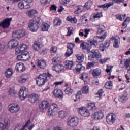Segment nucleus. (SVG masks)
<instances>
[{
	"mask_svg": "<svg viewBox=\"0 0 130 130\" xmlns=\"http://www.w3.org/2000/svg\"><path fill=\"white\" fill-rule=\"evenodd\" d=\"M115 120V116L113 115L112 114H108L106 117V121L108 124H113Z\"/></svg>",
	"mask_w": 130,
	"mask_h": 130,
	"instance_id": "15",
	"label": "nucleus"
},
{
	"mask_svg": "<svg viewBox=\"0 0 130 130\" xmlns=\"http://www.w3.org/2000/svg\"><path fill=\"white\" fill-rule=\"evenodd\" d=\"M128 99L127 94L123 95L122 96L120 97V101L121 102H125Z\"/></svg>",
	"mask_w": 130,
	"mask_h": 130,
	"instance_id": "39",
	"label": "nucleus"
},
{
	"mask_svg": "<svg viewBox=\"0 0 130 130\" xmlns=\"http://www.w3.org/2000/svg\"><path fill=\"white\" fill-rule=\"evenodd\" d=\"M33 49L36 51H38L40 49H41V44L40 42H36L32 45Z\"/></svg>",
	"mask_w": 130,
	"mask_h": 130,
	"instance_id": "25",
	"label": "nucleus"
},
{
	"mask_svg": "<svg viewBox=\"0 0 130 130\" xmlns=\"http://www.w3.org/2000/svg\"><path fill=\"white\" fill-rule=\"evenodd\" d=\"M62 84H63V81L54 83V85H55V86H60V85H62Z\"/></svg>",
	"mask_w": 130,
	"mask_h": 130,
	"instance_id": "58",
	"label": "nucleus"
},
{
	"mask_svg": "<svg viewBox=\"0 0 130 130\" xmlns=\"http://www.w3.org/2000/svg\"><path fill=\"white\" fill-rule=\"evenodd\" d=\"M105 31V27L104 25H99L98 27L99 33H103Z\"/></svg>",
	"mask_w": 130,
	"mask_h": 130,
	"instance_id": "45",
	"label": "nucleus"
},
{
	"mask_svg": "<svg viewBox=\"0 0 130 130\" xmlns=\"http://www.w3.org/2000/svg\"><path fill=\"white\" fill-rule=\"evenodd\" d=\"M108 59L107 58H104V59H100L99 61L100 63L103 64L105 63L106 62V60H107Z\"/></svg>",
	"mask_w": 130,
	"mask_h": 130,
	"instance_id": "61",
	"label": "nucleus"
},
{
	"mask_svg": "<svg viewBox=\"0 0 130 130\" xmlns=\"http://www.w3.org/2000/svg\"><path fill=\"white\" fill-rule=\"evenodd\" d=\"M105 87L106 89H108V90L112 89V82L111 81L107 82L106 83Z\"/></svg>",
	"mask_w": 130,
	"mask_h": 130,
	"instance_id": "34",
	"label": "nucleus"
},
{
	"mask_svg": "<svg viewBox=\"0 0 130 130\" xmlns=\"http://www.w3.org/2000/svg\"><path fill=\"white\" fill-rule=\"evenodd\" d=\"M79 113L82 116H84V117H88V116H90V112L88 110L84 109V107H81L79 108Z\"/></svg>",
	"mask_w": 130,
	"mask_h": 130,
	"instance_id": "13",
	"label": "nucleus"
},
{
	"mask_svg": "<svg viewBox=\"0 0 130 130\" xmlns=\"http://www.w3.org/2000/svg\"><path fill=\"white\" fill-rule=\"evenodd\" d=\"M101 17H102V13H98L96 14H95L93 18L94 19H96V18H100Z\"/></svg>",
	"mask_w": 130,
	"mask_h": 130,
	"instance_id": "55",
	"label": "nucleus"
},
{
	"mask_svg": "<svg viewBox=\"0 0 130 130\" xmlns=\"http://www.w3.org/2000/svg\"><path fill=\"white\" fill-rule=\"evenodd\" d=\"M8 93L10 96H15L16 94V91L14 89L10 88V90L8 91Z\"/></svg>",
	"mask_w": 130,
	"mask_h": 130,
	"instance_id": "50",
	"label": "nucleus"
},
{
	"mask_svg": "<svg viewBox=\"0 0 130 130\" xmlns=\"http://www.w3.org/2000/svg\"><path fill=\"white\" fill-rule=\"evenodd\" d=\"M18 81L20 84H23V83H25L27 81V79L24 78L23 76H21L18 79Z\"/></svg>",
	"mask_w": 130,
	"mask_h": 130,
	"instance_id": "48",
	"label": "nucleus"
},
{
	"mask_svg": "<svg viewBox=\"0 0 130 130\" xmlns=\"http://www.w3.org/2000/svg\"><path fill=\"white\" fill-rule=\"evenodd\" d=\"M53 70H55V71L57 72L58 73H60V72H61V66L56 65L54 67Z\"/></svg>",
	"mask_w": 130,
	"mask_h": 130,
	"instance_id": "46",
	"label": "nucleus"
},
{
	"mask_svg": "<svg viewBox=\"0 0 130 130\" xmlns=\"http://www.w3.org/2000/svg\"><path fill=\"white\" fill-rule=\"evenodd\" d=\"M54 24L55 26H60L61 25V20L58 18H56L54 19Z\"/></svg>",
	"mask_w": 130,
	"mask_h": 130,
	"instance_id": "33",
	"label": "nucleus"
},
{
	"mask_svg": "<svg viewBox=\"0 0 130 130\" xmlns=\"http://www.w3.org/2000/svg\"><path fill=\"white\" fill-rule=\"evenodd\" d=\"M76 58H77V62H83V61H84V55H80L79 54H77L76 55Z\"/></svg>",
	"mask_w": 130,
	"mask_h": 130,
	"instance_id": "31",
	"label": "nucleus"
},
{
	"mask_svg": "<svg viewBox=\"0 0 130 130\" xmlns=\"http://www.w3.org/2000/svg\"><path fill=\"white\" fill-rule=\"evenodd\" d=\"M80 79L83 80L84 82H87V80H88V74L86 73H83L82 74V76L80 77Z\"/></svg>",
	"mask_w": 130,
	"mask_h": 130,
	"instance_id": "37",
	"label": "nucleus"
},
{
	"mask_svg": "<svg viewBox=\"0 0 130 130\" xmlns=\"http://www.w3.org/2000/svg\"><path fill=\"white\" fill-rule=\"evenodd\" d=\"M94 64L93 62H88L86 65V69L87 70H89V69H91V68H93L94 67Z\"/></svg>",
	"mask_w": 130,
	"mask_h": 130,
	"instance_id": "52",
	"label": "nucleus"
},
{
	"mask_svg": "<svg viewBox=\"0 0 130 130\" xmlns=\"http://www.w3.org/2000/svg\"><path fill=\"white\" fill-rule=\"evenodd\" d=\"M56 8H57L56 6H55L54 5H52L50 7V10L51 11H56Z\"/></svg>",
	"mask_w": 130,
	"mask_h": 130,
	"instance_id": "60",
	"label": "nucleus"
},
{
	"mask_svg": "<svg viewBox=\"0 0 130 130\" xmlns=\"http://www.w3.org/2000/svg\"><path fill=\"white\" fill-rule=\"evenodd\" d=\"M111 69H112V66H110V69L107 68L106 69V73L109 74V75H110L111 74V73H110V71H111Z\"/></svg>",
	"mask_w": 130,
	"mask_h": 130,
	"instance_id": "63",
	"label": "nucleus"
},
{
	"mask_svg": "<svg viewBox=\"0 0 130 130\" xmlns=\"http://www.w3.org/2000/svg\"><path fill=\"white\" fill-rule=\"evenodd\" d=\"M49 25L47 24H43L42 25V31H47Z\"/></svg>",
	"mask_w": 130,
	"mask_h": 130,
	"instance_id": "47",
	"label": "nucleus"
},
{
	"mask_svg": "<svg viewBox=\"0 0 130 130\" xmlns=\"http://www.w3.org/2000/svg\"><path fill=\"white\" fill-rule=\"evenodd\" d=\"M70 22L72 23H74V24H76V23L77 22V18H76V17L71 18V21Z\"/></svg>",
	"mask_w": 130,
	"mask_h": 130,
	"instance_id": "62",
	"label": "nucleus"
},
{
	"mask_svg": "<svg viewBox=\"0 0 130 130\" xmlns=\"http://www.w3.org/2000/svg\"><path fill=\"white\" fill-rule=\"evenodd\" d=\"M113 4H105L104 5H99L98 6V8H103V9H105V8H107V9H108V8H109V7H110L111 6H112Z\"/></svg>",
	"mask_w": 130,
	"mask_h": 130,
	"instance_id": "41",
	"label": "nucleus"
},
{
	"mask_svg": "<svg viewBox=\"0 0 130 130\" xmlns=\"http://www.w3.org/2000/svg\"><path fill=\"white\" fill-rule=\"evenodd\" d=\"M106 45H107V42H106V44H101L99 46L100 50L101 51H104V49H106Z\"/></svg>",
	"mask_w": 130,
	"mask_h": 130,
	"instance_id": "43",
	"label": "nucleus"
},
{
	"mask_svg": "<svg viewBox=\"0 0 130 130\" xmlns=\"http://www.w3.org/2000/svg\"><path fill=\"white\" fill-rule=\"evenodd\" d=\"M88 108L89 110H94L96 109L95 104L93 103H89L88 105Z\"/></svg>",
	"mask_w": 130,
	"mask_h": 130,
	"instance_id": "36",
	"label": "nucleus"
},
{
	"mask_svg": "<svg viewBox=\"0 0 130 130\" xmlns=\"http://www.w3.org/2000/svg\"><path fill=\"white\" fill-rule=\"evenodd\" d=\"M83 11V6H77V9L74 12L75 14H80V13H82Z\"/></svg>",
	"mask_w": 130,
	"mask_h": 130,
	"instance_id": "38",
	"label": "nucleus"
},
{
	"mask_svg": "<svg viewBox=\"0 0 130 130\" xmlns=\"http://www.w3.org/2000/svg\"><path fill=\"white\" fill-rule=\"evenodd\" d=\"M48 106H49V103H48V102L46 101H43L39 105V109L41 111H43L47 109V108H48Z\"/></svg>",
	"mask_w": 130,
	"mask_h": 130,
	"instance_id": "16",
	"label": "nucleus"
},
{
	"mask_svg": "<svg viewBox=\"0 0 130 130\" xmlns=\"http://www.w3.org/2000/svg\"><path fill=\"white\" fill-rule=\"evenodd\" d=\"M74 66V62L72 61H67L66 62L65 67L67 70H71Z\"/></svg>",
	"mask_w": 130,
	"mask_h": 130,
	"instance_id": "27",
	"label": "nucleus"
},
{
	"mask_svg": "<svg viewBox=\"0 0 130 130\" xmlns=\"http://www.w3.org/2000/svg\"><path fill=\"white\" fill-rule=\"evenodd\" d=\"M79 119L78 118H71L68 121V125L71 127H75L78 125Z\"/></svg>",
	"mask_w": 130,
	"mask_h": 130,
	"instance_id": "12",
	"label": "nucleus"
},
{
	"mask_svg": "<svg viewBox=\"0 0 130 130\" xmlns=\"http://www.w3.org/2000/svg\"><path fill=\"white\" fill-rule=\"evenodd\" d=\"M36 84L39 87H42L47 82V74L43 73L36 78Z\"/></svg>",
	"mask_w": 130,
	"mask_h": 130,
	"instance_id": "2",
	"label": "nucleus"
},
{
	"mask_svg": "<svg viewBox=\"0 0 130 130\" xmlns=\"http://www.w3.org/2000/svg\"><path fill=\"white\" fill-rule=\"evenodd\" d=\"M124 66L125 69H128V68L130 67V58L127 59L126 61H125Z\"/></svg>",
	"mask_w": 130,
	"mask_h": 130,
	"instance_id": "49",
	"label": "nucleus"
},
{
	"mask_svg": "<svg viewBox=\"0 0 130 130\" xmlns=\"http://www.w3.org/2000/svg\"><path fill=\"white\" fill-rule=\"evenodd\" d=\"M92 5H93V2L91 1H88L87 2H86L84 5V8L86 9L87 10H89L90 8H91Z\"/></svg>",
	"mask_w": 130,
	"mask_h": 130,
	"instance_id": "35",
	"label": "nucleus"
},
{
	"mask_svg": "<svg viewBox=\"0 0 130 130\" xmlns=\"http://www.w3.org/2000/svg\"><path fill=\"white\" fill-rule=\"evenodd\" d=\"M58 57H55L53 59H52V62L53 63V64H55L56 63H57V62H58Z\"/></svg>",
	"mask_w": 130,
	"mask_h": 130,
	"instance_id": "57",
	"label": "nucleus"
},
{
	"mask_svg": "<svg viewBox=\"0 0 130 130\" xmlns=\"http://www.w3.org/2000/svg\"><path fill=\"white\" fill-rule=\"evenodd\" d=\"M91 53L93 54V57H96V58H100L101 57V54L99 53V51L93 50Z\"/></svg>",
	"mask_w": 130,
	"mask_h": 130,
	"instance_id": "26",
	"label": "nucleus"
},
{
	"mask_svg": "<svg viewBox=\"0 0 130 130\" xmlns=\"http://www.w3.org/2000/svg\"><path fill=\"white\" fill-rule=\"evenodd\" d=\"M51 52H53L54 53H55L56 52V47L53 46L51 47L50 49Z\"/></svg>",
	"mask_w": 130,
	"mask_h": 130,
	"instance_id": "59",
	"label": "nucleus"
},
{
	"mask_svg": "<svg viewBox=\"0 0 130 130\" xmlns=\"http://www.w3.org/2000/svg\"><path fill=\"white\" fill-rule=\"evenodd\" d=\"M74 47H75V44L70 43L67 44L68 49L65 53V56H66V57H69V56H71V55L73 54V48H74Z\"/></svg>",
	"mask_w": 130,
	"mask_h": 130,
	"instance_id": "9",
	"label": "nucleus"
},
{
	"mask_svg": "<svg viewBox=\"0 0 130 130\" xmlns=\"http://www.w3.org/2000/svg\"><path fill=\"white\" fill-rule=\"evenodd\" d=\"M67 2H68L67 0H60V3L61 5H67Z\"/></svg>",
	"mask_w": 130,
	"mask_h": 130,
	"instance_id": "64",
	"label": "nucleus"
},
{
	"mask_svg": "<svg viewBox=\"0 0 130 130\" xmlns=\"http://www.w3.org/2000/svg\"><path fill=\"white\" fill-rule=\"evenodd\" d=\"M17 60H28L30 59V56L28 52H23L21 55H19L17 57Z\"/></svg>",
	"mask_w": 130,
	"mask_h": 130,
	"instance_id": "10",
	"label": "nucleus"
},
{
	"mask_svg": "<svg viewBox=\"0 0 130 130\" xmlns=\"http://www.w3.org/2000/svg\"><path fill=\"white\" fill-rule=\"evenodd\" d=\"M38 67L44 70L46 68V62L44 60H39L38 61Z\"/></svg>",
	"mask_w": 130,
	"mask_h": 130,
	"instance_id": "24",
	"label": "nucleus"
},
{
	"mask_svg": "<svg viewBox=\"0 0 130 130\" xmlns=\"http://www.w3.org/2000/svg\"><path fill=\"white\" fill-rule=\"evenodd\" d=\"M113 46L115 48H118V47H119V45L118 44V40L117 39H115L114 41Z\"/></svg>",
	"mask_w": 130,
	"mask_h": 130,
	"instance_id": "51",
	"label": "nucleus"
},
{
	"mask_svg": "<svg viewBox=\"0 0 130 130\" xmlns=\"http://www.w3.org/2000/svg\"><path fill=\"white\" fill-rule=\"evenodd\" d=\"M12 75H13V71H12V69L9 68L5 72L6 77L7 78H11L12 77Z\"/></svg>",
	"mask_w": 130,
	"mask_h": 130,
	"instance_id": "30",
	"label": "nucleus"
},
{
	"mask_svg": "<svg viewBox=\"0 0 130 130\" xmlns=\"http://www.w3.org/2000/svg\"><path fill=\"white\" fill-rule=\"evenodd\" d=\"M30 123H31V121L29 120L25 124V126L22 128L21 130H32L33 129V127L35 126L34 124L30 125ZM30 125V126H29Z\"/></svg>",
	"mask_w": 130,
	"mask_h": 130,
	"instance_id": "20",
	"label": "nucleus"
},
{
	"mask_svg": "<svg viewBox=\"0 0 130 130\" xmlns=\"http://www.w3.org/2000/svg\"><path fill=\"white\" fill-rule=\"evenodd\" d=\"M58 110V106L56 104H53L49 108L48 111V115H54L56 111Z\"/></svg>",
	"mask_w": 130,
	"mask_h": 130,
	"instance_id": "8",
	"label": "nucleus"
},
{
	"mask_svg": "<svg viewBox=\"0 0 130 130\" xmlns=\"http://www.w3.org/2000/svg\"><path fill=\"white\" fill-rule=\"evenodd\" d=\"M40 22L39 17H35L29 21L28 28L31 32H36L38 30L39 26L38 25Z\"/></svg>",
	"mask_w": 130,
	"mask_h": 130,
	"instance_id": "1",
	"label": "nucleus"
},
{
	"mask_svg": "<svg viewBox=\"0 0 130 130\" xmlns=\"http://www.w3.org/2000/svg\"><path fill=\"white\" fill-rule=\"evenodd\" d=\"M8 110L11 113H17L20 111V106L16 104H10L8 106Z\"/></svg>",
	"mask_w": 130,
	"mask_h": 130,
	"instance_id": "7",
	"label": "nucleus"
},
{
	"mask_svg": "<svg viewBox=\"0 0 130 130\" xmlns=\"http://www.w3.org/2000/svg\"><path fill=\"white\" fill-rule=\"evenodd\" d=\"M28 48V47H27V45L24 44H22L19 46V50L20 52H26L25 51L26 49Z\"/></svg>",
	"mask_w": 130,
	"mask_h": 130,
	"instance_id": "32",
	"label": "nucleus"
},
{
	"mask_svg": "<svg viewBox=\"0 0 130 130\" xmlns=\"http://www.w3.org/2000/svg\"><path fill=\"white\" fill-rule=\"evenodd\" d=\"M102 94H103V90L101 89L99 90V91L96 93V95H99L96 96V97H99V98H102Z\"/></svg>",
	"mask_w": 130,
	"mask_h": 130,
	"instance_id": "53",
	"label": "nucleus"
},
{
	"mask_svg": "<svg viewBox=\"0 0 130 130\" xmlns=\"http://www.w3.org/2000/svg\"><path fill=\"white\" fill-rule=\"evenodd\" d=\"M15 69L19 73H23L26 70V67H25V64L23 63H17L15 67Z\"/></svg>",
	"mask_w": 130,
	"mask_h": 130,
	"instance_id": "14",
	"label": "nucleus"
},
{
	"mask_svg": "<svg viewBox=\"0 0 130 130\" xmlns=\"http://www.w3.org/2000/svg\"><path fill=\"white\" fill-rule=\"evenodd\" d=\"M5 127L4 128V124L0 122V130H8V127L10 124V120L6 119L4 120Z\"/></svg>",
	"mask_w": 130,
	"mask_h": 130,
	"instance_id": "17",
	"label": "nucleus"
},
{
	"mask_svg": "<svg viewBox=\"0 0 130 130\" xmlns=\"http://www.w3.org/2000/svg\"><path fill=\"white\" fill-rule=\"evenodd\" d=\"M11 21H12V18L6 19L3 21L0 22V27H2L3 29L9 28L11 24Z\"/></svg>",
	"mask_w": 130,
	"mask_h": 130,
	"instance_id": "11",
	"label": "nucleus"
},
{
	"mask_svg": "<svg viewBox=\"0 0 130 130\" xmlns=\"http://www.w3.org/2000/svg\"><path fill=\"white\" fill-rule=\"evenodd\" d=\"M106 36H107V33L105 32L104 35L100 36V37H95L94 38L93 40H96L97 42V45L98 44V41L99 39H105V38H106Z\"/></svg>",
	"mask_w": 130,
	"mask_h": 130,
	"instance_id": "29",
	"label": "nucleus"
},
{
	"mask_svg": "<svg viewBox=\"0 0 130 130\" xmlns=\"http://www.w3.org/2000/svg\"><path fill=\"white\" fill-rule=\"evenodd\" d=\"M72 34H73V30L71 29V27H68L67 36H71Z\"/></svg>",
	"mask_w": 130,
	"mask_h": 130,
	"instance_id": "54",
	"label": "nucleus"
},
{
	"mask_svg": "<svg viewBox=\"0 0 130 130\" xmlns=\"http://www.w3.org/2000/svg\"><path fill=\"white\" fill-rule=\"evenodd\" d=\"M28 89L26 87L23 86L21 88L19 93V96L21 100H24L25 98L28 96Z\"/></svg>",
	"mask_w": 130,
	"mask_h": 130,
	"instance_id": "6",
	"label": "nucleus"
},
{
	"mask_svg": "<svg viewBox=\"0 0 130 130\" xmlns=\"http://www.w3.org/2000/svg\"><path fill=\"white\" fill-rule=\"evenodd\" d=\"M67 116V113L63 111L59 112V117L60 118H64Z\"/></svg>",
	"mask_w": 130,
	"mask_h": 130,
	"instance_id": "40",
	"label": "nucleus"
},
{
	"mask_svg": "<svg viewBox=\"0 0 130 130\" xmlns=\"http://www.w3.org/2000/svg\"><path fill=\"white\" fill-rule=\"evenodd\" d=\"M104 116V115H103V112H102V111H101L99 112H95L94 114V118L98 120L102 119Z\"/></svg>",
	"mask_w": 130,
	"mask_h": 130,
	"instance_id": "23",
	"label": "nucleus"
},
{
	"mask_svg": "<svg viewBox=\"0 0 130 130\" xmlns=\"http://www.w3.org/2000/svg\"><path fill=\"white\" fill-rule=\"evenodd\" d=\"M64 92L67 95H70L74 92V90H73L71 88L68 87L65 89Z\"/></svg>",
	"mask_w": 130,
	"mask_h": 130,
	"instance_id": "44",
	"label": "nucleus"
},
{
	"mask_svg": "<svg viewBox=\"0 0 130 130\" xmlns=\"http://www.w3.org/2000/svg\"><path fill=\"white\" fill-rule=\"evenodd\" d=\"M17 45H19V42L16 40H12L8 43V47L11 49L17 47Z\"/></svg>",
	"mask_w": 130,
	"mask_h": 130,
	"instance_id": "18",
	"label": "nucleus"
},
{
	"mask_svg": "<svg viewBox=\"0 0 130 130\" xmlns=\"http://www.w3.org/2000/svg\"><path fill=\"white\" fill-rule=\"evenodd\" d=\"M53 94L55 97H57L58 98L61 99L63 97V93H62V91L60 89H56L53 91Z\"/></svg>",
	"mask_w": 130,
	"mask_h": 130,
	"instance_id": "19",
	"label": "nucleus"
},
{
	"mask_svg": "<svg viewBox=\"0 0 130 130\" xmlns=\"http://www.w3.org/2000/svg\"><path fill=\"white\" fill-rule=\"evenodd\" d=\"M82 93L83 94H88L89 93V86H85L82 88Z\"/></svg>",
	"mask_w": 130,
	"mask_h": 130,
	"instance_id": "42",
	"label": "nucleus"
},
{
	"mask_svg": "<svg viewBox=\"0 0 130 130\" xmlns=\"http://www.w3.org/2000/svg\"><path fill=\"white\" fill-rule=\"evenodd\" d=\"M96 40H93V41H88L87 43L83 42L81 44V47H82L83 50L87 49V51H90V49H91L92 46L96 47Z\"/></svg>",
	"mask_w": 130,
	"mask_h": 130,
	"instance_id": "3",
	"label": "nucleus"
},
{
	"mask_svg": "<svg viewBox=\"0 0 130 130\" xmlns=\"http://www.w3.org/2000/svg\"><path fill=\"white\" fill-rule=\"evenodd\" d=\"M41 4L44 6H46L48 4V0H41Z\"/></svg>",
	"mask_w": 130,
	"mask_h": 130,
	"instance_id": "56",
	"label": "nucleus"
},
{
	"mask_svg": "<svg viewBox=\"0 0 130 130\" xmlns=\"http://www.w3.org/2000/svg\"><path fill=\"white\" fill-rule=\"evenodd\" d=\"M39 99V96L37 94H31L28 98V100L31 103H35Z\"/></svg>",
	"mask_w": 130,
	"mask_h": 130,
	"instance_id": "21",
	"label": "nucleus"
},
{
	"mask_svg": "<svg viewBox=\"0 0 130 130\" xmlns=\"http://www.w3.org/2000/svg\"><path fill=\"white\" fill-rule=\"evenodd\" d=\"M12 36L13 38H22L26 36V31L23 30H14L13 32Z\"/></svg>",
	"mask_w": 130,
	"mask_h": 130,
	"instance_id": "4",
	"label": "nucleus"
},
{
	"mask_svg": "<svg viewBox=\"0 0 130 130\" xmlns=\"http://www.w3.org/2000/svg\"><path fill=\"white\" fill-rule=\"evenodd\" d=\"M26 15L29 17V18H34L36 15H37V11L36 10H30L26 12Z\"/></svg>",
	"mask_w": 130,
	"mask_h": 130,
	"instance_id": "22",
	"label": "nucleus"
},
{
	"mask_svg": "<svg viewBox=\"0 0 130 130\" xmlns=\"http://www.w3.org/2000/svg\"><path fill=\"white\" fill-rule=\"evenodd\" d=\"M18 7L19 9L21 10H23V9H30V8H31V3L28 0H23L22 2L18 3Z\"/></svg>",
	"mask_w": 130,
	"mask_h": 130,
	"instance_id": "5",
	"label": "nucleus"
},
{
	"mask_svg": "<svg viewBox=\"0 0 130 130\" xmlns=\"http://www.w3.org/2000/svg\"><path fill=\"white\" fill-rule=\"evenodd\" d=\"M101 74V70L99 69H95L93 70L92 76L93 77H98Z\"/></svg>",
	"mask_w": 130,
	"mask_h": 130,
	"instance_id": "28",
	"label": "nucleus"
}]
</instances>
